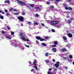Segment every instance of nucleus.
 <instances>
[{"mask_svg": "<svg viewBox=\"0 0 74 74\" xmlns=\"http://www.w3.org/2000/svg\"><path fill=\"white\" fill-rule=\"evenodd\" d=\"M25 13L24 12H23L22 13V15H25Z\"/></svg>", "mask_w": 74, "mask_h": 74, "instance_id": "864d4df0", "label": "nucleus"}, {"mask_svg": "<svg viewBox=\"0 0 74 74\" xmlns=\"http://www.w3.org/2000/svg\"><path fill=\"white\" fill-rule=\"evenodd\" d=\"M45 38H46V39H49V37H45Z\"/></svg>", "mask_w": 74, "mask_h": 74, "instance_id": "58836bf2", "label": "nucleus"}, {"mask_svg": "<svg viewBox=\"0 0 74 74\" xmlns=\"http://www.w3.org/2000/svg\"><path fill=\"white\" fill-rule=\"evenodd\" d=\"M28 44H30V45H32V44H33V43L32 42H31L30 43V42H28Z\"/></svg>", "mask_w": 74, "mask_h": 74, "instance_id": "b1692460", "label": "nucleus"}, {"mask_svg": "<svg viewBox=\"0 0 74 74\" xmlns=\"http://www.w3.org/2000/svg\"><path fill=\"white\" fill-rule=\"evenodd\" d=\"M56 63H57V64H60V62L59 61H58Z\"/></svg>", "mask_w": 74, "mask_h": 74, "instance_id": "603ef678", "label": "nucleus"}, {"mask_svg": "<svg viewBox=\"0 0 74 74\" xmlns=\"http://www.w3.org/2000/svg\"><path fill=\"white\" fill-rule=\"evenodd\" d=\"M17 3L19 4H20L22 6L25 5V4H26L24 2L21 1H18Z\"/></svg>", "mask_w": 74, "mask_h": 74, "instance_id": "20e7f679", "label": "nucleus"}, {"mask_svg": "<svg viewBox=\"0 0 74 74\" xmlns=\"http://www.w3.org/2000/svg\"><path fill=\"white\" fill-rule=\"evenodd\" d=\"M52 70V69H49V71H51Z\"/></svg>", "mask_w": 74, "mask_h": 74, "instance_id": "4d7b16f0", "label": "nucleus"}, {"mask_svg": "<svg viewBox=\"0 0 74 74\" xmlns=\"http://www.w3.org/2000/svg\"><path fill=\"white\" fill-rule=\"evenodd\" d=\"M55 66L56 67H57V68H58V67L59 66V64H57V63H56L55 64Z\"/></svg>", "mask_w": 74, "mask_h": 74, "instance_id": "9d476101", "label": "nucleus"}, {"mask_svg": "<svg viewBox=\"0 0 74 74\" xmlns=\"http://www.w3.org/2000/svg\"><path fill=\"white\" fill-rule=\"evenodd\" d=\"M45 61L47 63H49V60H45Z\"/></svg>", "mask_w": 74, "mask_h": 74, "instance_id": "4be33fe9", "label": "nucleus"}, {"mask_svg": "<svg viewBox=\"0 0 74 74\" xmlns=\"http://www.w3.org/2000/svg\"><path fill=\"white\" fill-rule=\"evenodd\" d=\"M5 38L6 39H8V40H10L11 38L10 37V36H6Z\"/></svg>", "mask_w": 74, "mask_h": 74, "instance_id": "0eeeda50", "label": "nucleus"}, {"mask_svg": "<svg viewBox=\"0 0 74 74\" xmlns=\"http://www.w3.org/2000/svg\"><path fill=\"white\" fill-rule=\"evenodd\" d=\"M14 34V32H11V35H13Z\"/></svg>", "mask_w": 74, "mask_h": 74, "instance_id": "72a5a7b5", "label": "nucleus"}, {"mask_svg": "<svg viewBox=\"0 0 74 74\" xmlns=\"http://www.w3.org/2000/svg\"><path fill=\"white\" fill-rule=\"evenodd\" d=\"M68 22L69 23H71V21L70 20H69L68 21Z\"/></svg>", "mask_w": 74, "mask_h": 74, "instance_id": "e433bc0d", "label": "nucleus"}, {"mask_svg": "<svg viewBox=\"0 0 74 74\" xmlns=\"http://www.w3.org/2000/svg\"><path fill=\"white\" fill-rule=\"evenodd\" d=\"M19 34L20 36H20V39H22V40L24 41H26V39L25 37H24L25 36V34L23 33H20Z\"/></svg>", "mask_w": 74, "mask_h": 74, "instance_id": "f257e3e1", "label": "nucleus"}, {"mask_svg": "<svg viewBox=\"0 0 74 74\" xmlns=\"http://www.w3.org/2000/svg\"><path fill=\"white\" fill-rule=\"evenodd\" d=\"M25 47H27V48H29V46L28 45H25Z\"/></svg>", "mask_w": 74, "mask_h": 74, "instance_id": "37998d69", "label": "nucleus"}, {"mask_svg": "<svg viewBox=\"0 0 74 74\" xmlns=\"http://www.w3.org/2000/svg\"><path fill=\"white\" fill-rule=\"evenodd\" d=\"M67 35L68 36H69V37H70L71 38V37H72L73 36V35L70 33L68 34H67Z\"/></svg>", "mask_w": 74, "mask_h": 74, "instance_id": "423d86ee", "label": "nucleus"}, {"mask_svg": "<svg viewBox=\"0 0 74 74\" xmlns=\"http://www.w3.org/2000/svg\"><path fill=\"white\" fill-rule=\"evenodd\" d=\"M34 68H35V69H36V70H38V68H37V66H34Z\"/></svg>", "mask_w": 74, "mask_h": 74, "instance_id": "6ab92c4d", "label": "nucleus"}, {"mask_svg": "<svg viewBox=\"0 0 74 74\" xmlns=\"http://www.w3.org/2000/svg\"><path fill=\"white\" fill-rule=\"evenodd\" d=\"M41 25H42V26H44V24L41 23Z\"/></svg>", "mask_w": 74, "mask_h": 74, "instance_id": "ea45409f", "label": "nucleus"}, {"mask_svg": "<svg viewBox=\"0 0 74 74\" xmlns=\"http://www.w3.org/2000/svg\"><path fill=\"white\" fill-rule=\"evenodd\" d=\"M12 10H13V8H11L10 9V11H12Z\"/></svg>", "mask_w": 74, "mask_h": 74, "instance_id": "de8ad7c7", "label": "nucleus"}, {"mask_svg": "<svg viewBox=\"0 0 74 74\" xmlns=\"http://www.w3.org/2000/svg\"><path fill=\"white\" fill-rule=\"evenodd\" d=\"M69 57L71 59H72L73 58V56H69Z\"/></svg>", "mask_w": 74, "mask_h": 74, "instance_id": "cd10ccee", "label": "nucleus"}, {"mask_svg": "<svg viewBox=\"0 0 74 74\" xmlns=\"http://www.w3.org/2000/svg\"><path fill=\"white\" fill-rule=\"evenodd\" d=\"M36 38L38 40H40V39H41V37L40 36H37L36 37Z\"/></svg>", "mask_w": 74, "mask_h": 74, "instance_id": "f8f14e48", "label": "nucleus"}, {"mask_svg": "<svg viewBox=\"0 0 74 74\" xmlns=\"http://www.w3.org/2000/svg\"><path fill=\"white\" fill-rule=\"evenodd\" d=\"M59 22L57 21H53L51 22V25L54 26H56V25L58 24Z\"/></svg>", "mask_w": 74, "mask_h": 74, "instance_id": "f03ea898", "label": "nucleus"}, {"mask_svg": "<svg viewBox=\"0 0 74 74\" xmlns=\"http://www.w3.org/2000/svg\"><path fill=\"white\" fill-rule=\"evenodd\" d=\"M36 43H38V40H36Z\"/></svg>", "mask_w": 74, "mask_h": 74, "instance_id": "13d9d810", "label": "nucleus"}, {"mask_svg": "<svg viewBox=\"0 0 74 74\" xmlns=\"http://www.w3.org/2000/svg\"><path fill=\"white\" fill-rule=\"evenodd\" d=\"M27 7H28V8H30V6H29L28 4L27 6Z\"/></svg>", "mask_w": 74, "mask_h": 74, "instance_id": "49530a36", "label": "nucleus"}, {"mask_svg": "<svg viewBox=\"0 0 74 74\" xmlns=\"http://www.w3.org/2000/svg\"><path fill=\"white\" fill-rule=\"evenodd\" d=\"M22 50H24L25 49L24 48H23V49H22Z\"/></svg>", "mask_w": 74, "mask_h": 74, "instance_id": "774afa93", "label": "nucleus"}, {"mask_svg": "<svg viewBox=\"0 0 74 74\" xmlns=\"http://www.w3.org/2000/svg\"><path fill=\"white\" fill-rule=\"evenodd\" d=\"M52 47H56V45H52Z\"/></svg>", "mask_w": 74, "mask_h": 74, "instance_id": "5701e85b", "label": "nucleus"}, {"mask_svg": "<svg viewBox=\"0 0 74 74\" xmlns=\"http://www.w3.org/2000/svg\"><path fill=\"white\" fill-rule=\"evenodd\" d=\"M7 3V1H5V3Z\"/></svg>", "mask_w": 74, "mask_h": 74, "instance_id": "338daca9", "label": "nucleus"}, {"mask_svg": "<svg viewBox=\"0 0 74 74\" xmlns=\"http://www.w3.org/2000/svg\"><path fill=\"white\" fill-rule=\"evenodd\" d=\"M34 69H32L31 70V71H32V72L33 71H34Z\"/></svg>", "mask_w": 74, "mask_h": 74, "instance_id": "3c124183", "label": "nucleus"}, {"mask_svg": "<svg viewBox=\"0 0 74 74\" xmlns=\"http://www.w3.org/2000/svg\"><path fill=\"white\" fill-rule=\"evenodd\" d=\"M69 10H72V8H71L70 7H69Z\"/></svg>", "mask_w": 74, "mask_h": 74, "instance_id": "c03bdc74", "label": "nucleus"}, {"mask_svg": "<svg viewBox=\"0 0 74 74\" xmlns=\"http://www.w3.org/2000/svg\"><path fill=\"white\" fill-rule=\"evenodd\" d=\"M6 16H9V15H10V14H9V13H8L6 14Z\"/></svg>", "mask_w": 74, "mask_h": 74, "instance_id": "4c0bfd02", "label": "nucleus"}, {"mask_svg": "<svg viewBox=\"0 0 74 74\" xmlns=\"http://www.w3.org/2000/svg\"><path fill=\"white\" fill-rule=\"evenodd\" d=\"M7 27L8 29H9V30L11 29V28L10 27H8V26H7Z\"/></svg>", "mask_w": 74, "mask_h": 74, "instance_id": "09e8293b", "label": "nucleus"}, {"mask_svg": "<svg viewBox=\"0 0 74 74\" xmlns=\"http://www.w3.org/2000/svg\"><path fill=\"white\" fill-rule=\"evenodd\" d=\"M28 23L29 25H31V24H32V23L30 22H28Z\"/></svg>", "mask_w": 74, "mask_h": 74, "instance_id": "7c9ffc66", "label": "nucleus"}, {"mask_svg": "<svg viewBox=\"0 0 74 74\" xmlns=\"http://www.w3.org/2000/svg\"><path fill=\"white\" fill-rule=\"evenodd\" d=\"M50 54H49L48 53H45V55L46 56H48V55H50Z\"/></svg>", "mask_w": 74, "mask_h": 74, "instance_id": "412c9836", "label": "nucleus"}, {"mask_svg": "<svg viewBox=\"0 0 74 74\" xmlns=\"http://www.w3.org/2000/svg\"><path fill=\"white\" fill-rule=\"evenodd\" d=\"M17 18L19 21L21 22H24V21H25V19L21 16H18Z\"/></svg>", "mask_w": 74, "mask_h": 74, "instance_id": "7ed1b4c3", "label": "nucleus"}, {"mask_svg": "<svg viewBox=\"0 0 74 74\" xmlns=\"http://www.w3.org/2000/svg\"><path fill=\"white\" fill-rule=\"evenodd\" d=\"M61 50L62 51V52H66V50L65 49H62Z\"/></svg>", "mask_w": 74, "mask_h": 74, "instance_id": "9b49d317", "label": "nucleus"}, {"mask_svg": "<svg viewBox=\"0 0 74 74\" xmlns=\"http://www.w3.org/2000/svg\"><path fill=\"white\" fill-rule=\"evenodd\" d=\"M12 45H13V46H16V45H15V44H14V43H12Z\"/></svg>", "mask_w": 74, "mask_h": 74, "instance_id": "a19ab883", "label": "nucleus"}, {"mask_svg": "<svg viewBox=\"0 0 74 74\" xmlns=\"http://www.w3.org/2000/svg\"><path fill=\"white\" fill-rule=\"evenodd\" d=\"M51 32H55V30L52 29L51 30Z\"/></svg>", "mask_w": 74, "mask_h": 74, "instance_id": "2f4dec72", "label": "nucleus"}, {"mask_svg": "<svg viewBox=\"0 0 74 74\" xmlns=\"http://www.w3.org/2000/svg\"><path fill=\"white\" fill-rule=\"evenodd\" d=\"M19 13L18 12H15L14 13V15H18V14Z\"/></svg>", "mask_w": 74, "mask_h": 74, "instance_id": "a878e982", "label": "nucleus"}, {"mask_svg": "<svg viewBox=\"0 0 74 74\" xmlns=\"http://www.w3.org/2000/svg\"><path fill=\"white\" fill-rule=\"evenodd\" d=\"M28 5L29 6H30V7H34V5L33 4H28Z\"/></svg>", "mask_w": 74, "mask_h": 74, "instance_id": "1a4fd4ad", "label": "nucleus"}, {"mask_svg": "<svg viewBox=\"0 0 74 74\" xmlns=\"http://www.w3.org/2000/svg\"><path fill=\"white\" fill-rule=\"evenodd\" d=\"M36 9H40V8H39V7H36Z\"/></svg>", "mask_w": 74, "mask_h": 74, "instance_id": "8fccbe9b", "label": "nucleus"}, {"mask_svg": "<svg viewBox=\"0 0 74 74\" xmlns=\"http://www.w3.org/2000/svg\"><path fill=\"white\" fill-rule=\"evenodd\" d=\"M52 50L54 52H56V49L55 48H53L52 49Z\"/></svg>", "mask_w": 74, "mask_h": 74, "instance_id": "6e6552de", "label": "nucleus"}, {"mask_svg": "<svg viewBox=\"0 0 74 74\" xmlns=\"http://www.w3.org/2000/svg\"><path fill=\"white\" fill-rule=\"evenodd\" d=\"M1 13L2 14H5V13H4V12H3V10L2 11V12H1Z\"/></svg>", "mask_w": 74, "mask_h": 74, "instance_id": "f704fd0d", "label": "nucleus"}, {"mask_svg": "<svg viewBox=\"0 0 74 74\" xmlns=\"http://www.w3.org/2000/svg\"><path fill=\"white\" fill-rule=\"evenodd\" d=\"M6 1H7V3H8V4H10V1H9L8 0H6Z\"/></svg>", "mask_w": 74, "mask_h": 74, "instance_id": "dca6fc26", "label": "nucleus"}, {"mask_svg": "<svg viewBox=\"0 0 74 74\" xmlns=\"http://www.w3.org/2000/svg\"><path fill=\"white\" fill-rule=\"evenodd\" d=\"M50 7L51 8H54V7L53 5L50 6Z\"/></svg>", "mask_w": 74, "mask_h": 74, "instance_id": "bb28decb", "label": "nucleus"}, {"mask_svg": "<svg viewBox=\"0 0 74 74\" xmlns=\"http://www.w3.org/2000/svg\"><path fill=\"white\" fill-rule=\"evenodd\" d=\"M13 11H16V12L17 11V10H16V9H14L13 10Z\"/></svg>", "mask_w": 74, "mask_h": 74, "instance_id": "5fc2aeb1", "label": "nucleus"}, {"mask_svg": "<svg viewBox=\"0 0 74 74\" xmlns=\"http://www.w3.org/2000/svg\"><path fill=\"white\" fill-rule=\"evenodd\" d=\"M47 4H50V1H48L47 2Z\"/></svg>", "mask_w": 74, "mask_h": 74, "instance_id": "c85d7f7f", "label": "nucleus"}, {"mask_svg": "<svg viewBox=\"0 0 74 74\" xmlns=\"http://www.w3.org/2000/svg\"><path fill=\"white\" fill-rule=\"evenodd\" d=\"M0 18L1 19H3L4 18V17H3V16H0Z\"/></svg>", "mask_w": 74, "mask_h": 74, "instance_id": "f3484780", "label": "nucleus"}, {"mask_svg": "<svg viewBox=\"0 0 74 74\" xmlns=\"http://www.w3.org/2000/svg\"><path fill=\"white\" fill-rule=\"evenodd\" d=\"M42 45H43V46H44L45 47L47 46V45H46V44H45V43H42Z\"/></svg>", "mask_w": 74, "mask_h": 74, "instance_id": "ddd939ff", "label": "nucleus"}, {"mask_svg": "<svg viewBox=\"0 0 74 74\" xmlns=\"http://www.w3.org/2000/svg\"><path fill=\"white\" fill-rule=\"evenodd\" d=\"M35 16H36V17H38L39 16L38 15V14H36Z\"/></svg>", "mask_w": 74, "mask_h": 74, "instance_id": "473e14b6", "label": "nucleus"}, {"mask_svg": "<svg viewBox=\"0 0 74 74\" xmlns=\"http://www.w3.org/2000/svg\"><path fill=\"white\" fill-rule=\"evenodd\" d=\"M40 40L41 41H44V39L43 38H40Z\"/></svg>", "mask_w": 74, "mask_h": 74, "instance_id": "a211bd4d", "label": "nucleus"}, {"mask_svg": "<svg viewBox=\"0 0 74 74\" xmlns=\"http://www.w3.org/2000/svg\"><path fill=\"white\" fill-rule=\"evenodd\" d=\"M68 1H69V2H71V0H67Z\"/></svg>", "mask_w": 74, "mask_h": 74, "instance_id": "6e6d98bb", "label": "nucleus"}, {"mask_svg": "<svg viewBox=\"0 0 74 74\" xmlns=\"http://www.w3.org/2000/svg\"><path fill=\"white\" fill-rule=\"evenodd\" d=\"M29 64H31V63H32V62H29Z\"/></svg>", "mask_w": 74, "mask_h": 74, "instance_id": "0e129e2a", "label": "nucleus"}, {"mask_svg": "<svg viewBox=\"0 0 74 74\" xmlns=\"http://www.w3.org/2000/svg\"><path fill=\"white\" fill-rule=\"evenodd\" d=\"M27 41L28 42H29V40L28 39L27 40Z\"/></svg>", "mask_w": 74, "mask_h": 74, "instance_id": "052dcab7", "label": "nucleus"}, {"mask_svg": "<svg viewBox=\"0 0 74 74\" xmlns=\"http://www.w3.org/2000/svg\"><path fill=\"white\" fill-rule=\"evenodd\" d=\"M3 10H0V13H1V12H2V11Z\"/></svg>", "mask_w": 74, "mask_h": 74, "instance_id": "69168bd1", "label": "nucleus"}, {"mask_svg": "<svg viewBox=\"0 0 74 74\" xmlns=\"http://www.w3.org/2000/svg\"><path fill=\"white\" fill-rule=\"evenodd\" d=\"M50 73H51V72H49V73H48V74H50Z\"/></svg>", "mask_w": 74, "mask_h": 74, "instance_id": "e2e57ef3", "label": "nucleus"}, {"mask_svg": "<svg viewBox=\"0 0 74 74\" xmlns=\"http://www.w3.org/2000/svg\"><path fill=\"white\" fill-rule=\"evenodd\" d=\"M1 33H2V34H4V33H5V32L3 30H2Z\"/></svg>", "mask_w": 74, "mask_h": 74, "instance_id": "393cba45", "label": "nucleus"}, {"mask_svg": "<svg viewBox=\"0 0 74 74\" xmlns=\"http://www.w3.org/2000/svg\"><path fill=\"white\" fill-rule=\"evenodd\" d=\"M21 25L22 26H23V24H22V23H21Z\"/></svg>", "mask_w": 74, "mask_h": 74, "instance_id": "680f3d73", "label": "nucleus"}, {"mask_svg": "<svg viewBox=\"0 0 74 74\" xmlns=\"http://www.w3.org/2000/svg\"><path fill=\"white\" fill-rule=\"evenodd\" d=\"M34 62H33V64H34V65H35V66H37V64H36V63H37V60L36 59L34 60Z\"/></svg>", "mask_w": 74, "mask_h": 74, "instance_id": "39448f33", "label": "nucleus"}, {"mask_svg": "<svg viewBox=\"0 0 74 74\" xmlns=\"http://www.w3.org/2000/svg\"><path fill=\"white\" fill-rule=\"evenodd\" d=\"M63 38L64 40H67V38L66 36L63 37Z\"/></svg>", "mask_w": 74, "mask_h": 74, "instance_id": "4468645a", "label": "nucleus"}, {"mask_svg": "<svg viewBox=\"0 0 74 74\" xmlns=\"http://www.w3.org/2000/svg\"><path fill=\"white\" fill-rule=\"evenodd\" d=\"M63 59L64 60H67V59H67L66 57H64Z\"/></svg>", "mask_w": 74, "mask_h": 74, "instance_id": "aec40b11", "label": "nucleus"}, {"mask_svg": "<svg viewBox=\"0 0 74 74\" xmlns=\"http://www.w3.org/2000/svg\"><path fill=\"white\" fill-rule=\"evenodd\" d=\"M65 8L66 10H68V9H69V8H68L67 6L65 7Z\"/></svg>", "mask_w": 74, "mask_h": 74, "instance_id": "c756f323", "label": "nucleus"}, {"mask_svg": "<svg viewBox=\"0 0 74 74\" xmlns=\"http://www.w3.org/2000/svg\"><path fill=\"white\" fill-rule=\"evenodd\" d=\"M54 71H56L57 70V69H54Z\"/></svg>", "mask_w": 74, "mask_h": 74, "instance_id": "bf43d9fd", "label": "nucleus"}, {"mask_svg": "<svg viewBox=\"0 0 74 74\" xmlns=\"http://www.w3.org/2000/svg\"><path fill=\"white\" fill-rule=\"evenodd\" d=\"M52 60L53 62H55V59H53Z\"/></svg>", "mask_w": 74, "mask_h": 74, "instance_id": "a18cd8bd", "label": "nucleus"}, {"mask_svg": "<svg viewBox=\"0 0 74 74\" xmlns=\"http://www.w3.org/2000/svg\"><path fill=\"white\" fill-rule=\"evenodd\" d=\"M34 23L36 25H38V23H37V22H35Z\"/></svg>", "mask_w": 74, "mask_h": 74, "instance_id": "c9c22d12", "label": "nucleus"}, {"mask_svg": "<svg viewBox=\"0 0 74 74\" xmlns=\"http://www.w3.org/2000/svg\"><path fill=\"white\" fill-rule=\"evenodd\" d=\"M5 12H8V10H5Z\"/></svg>", "mask_w": 74, "mask_h": 74, "instance_id": "79ce46f5", "label": "nucleus"}, {"mask_svg": "<svg viewBox=\"0 0 74 74\" xmlns=\"http://www.w3.org/2000/svg\"><path fill=\"white\" fill-rule=\"evenodd\" d=\"M54 44L56 45H58V42H57V41H55L54 42Z\"/></svg>", "mask_w": 74, "mask_h": 74, "instance_id": "2eb2a0df", "label": "nucleus"}]
</instances>
